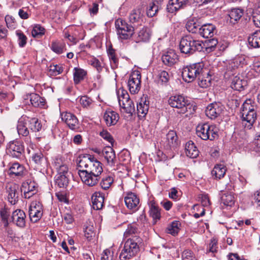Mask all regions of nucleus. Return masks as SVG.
Listing matches in <instances>:
<instances>
[{
    "mask_svg": "<svg viewBox=\"0 0 260 260\" xmlns=\"http://www.w3.org/2000/svg\"><path fill=\"white\" fill-rule=\"evenodd\" d=\"M78 167L83 169L78 171V174L83 183L89 186L98 183L103 171L102 164L100 161L93 156L86 154L79 160Z\"/></svg>",
    "mask_w": 260,
    "mask_h": 260,
    "instance_id": "f257e3e1",
    "label": "nucleus"
},
{
    "mask_svg": "<svg viewBox=\"0 0 260 260\" xmlns=\"http://www.w3.org/2000/svg\"><path fill=\"white\" fill-rule=\"evenodd\" d=\"M204 44L202 41L196 39L190 35L183 36L179 44V49L182 53L190 55L196 52L203 50Z\"/></svg>",
    "mask_w": 260,
    "mask_h": 260,
    "instance_id": "f03ea898",
    "label": "nucleus"
},
{
    "mask_svg": "<svg viewBox=\"0 0 260 260\" xmlns=\"http://www.w3.org/2000/svg\"><path fill=\"white\" fill-rule=\"evenodd\" d=\"M256 109L257 105L255 102L250 99L245 100L242 106L241 114L242 120L248 123L247 125L245 124V126L249 129L251 128L257 119Z\"/></svg>",
    "mask_w": 260,
    "mask_h": 260,
    "instance_id": "7ed1b4c3",
    "label": "nucleus"
},
{
    "mask_svg": "<svg viewBox=\"0 0 260 260\" xmlns=\"http://www.w3.org/2000/svg\"><path fill=\"white\" fill-rule=\"evenodd\" d=\"M142 242V239L137 236L129 238L124 243L119 258L121 260H129L135 256L139 251V245Z\"/></svg>",
    "mask_w": 260,
    "mask_h": 260,
    "instance_id": "20e7f679",
    "label": "nucleus"
},
{
    "mask_svg": "<svg viewBox=\"0 0 260 260\" xmlns=\"http://www.w3.org/2000/svg\"><path fill=\"white\" fill-rule=\"evenodd\" d=\"M202 74H208V70L204 68L203 62H200L184 67L182 69V76L185 82L189 83L194 81L196 78H199Z\"/></svg>",
    "mask_w": 260,
    "mask_h": 260,
    "instance_id": "39448f33",
    "label": "nucleus"
},
{
    "mask_svg": "<svg viewBox=\"0 0 260 260\" xmlns=\"http://www.w3.org/2000/svg\"><path fill=\"white\" fill-rule=\"evenodd\" d=\"M168 103L171 107L175 108L176 112L179 114H184L186 112L190 114L194 111V107L187 103L185 98L180 95L171 96L168 100Z\"/></svg>",
    "mask_w": 260,
    "mask_h": 260,
    "instance_id": "423d86ee",
    "label": "nucleus"
},
{
    "mask_svg": "<svg viewBox=\"0 0 260 260\" xmlns=\"http://www.w3.org/2000/svg\"><path fill=\"white\" fill-rule=\"evenodd\" d=\"M117 35L121 40L130 39L134 34V26L129 25L122 18H118L115 21Z\"/></svg>",
    "mask_w": 260,
    "mask_h": 260,
    "instance_id": "0eeeda50",
    "label": "nucleus"
},
{
    "mask_svg": "<svg viewBox=\"0 0 260 260\" xmlns=\"http://www.w3.org/2000/svg\"><path fill=\"white\" fill-rule=\"evenodd\" d=\"M196 133L203 140L212 141L218 137L215 126L207 123L198 124L196 127Z\"/></svg>",
    "mask_w": 260,
    "mask_h": 260,
    "instance_id": "6e6552de",
    "label": "nucleus"
},
{
    "mask_svg": "<svg viewBox=\"0 0 260 260\" xmlns=\"http://www.w3.org/2000/svg\"><path fill=\"white\" fill-rule=\"evenodd\" d=\"M7 152L12 157L21 158L24 152L23 142L19 140L10 142L7 146Z\"/></svg>",
    "mask_w": 260,
    "mask_h": 260,
    "instance_id": "1a4fd4ad",
    "label": "nucleus"
},
{
    "mask_svg": "<svg viewBox=\"0 0 260 260\" xmlns=\"http://www.w3.org/2000/svg\"><path fill=\"white\" fill-rule=\"evenodd\" d=\"M141 75L139 71H135L131 73L127 85L132 94L137 93L140 91L141 87Z\"/></svg>",
    "mask_w": 260,
    "mask_h": 260,
    "instance_id": "9d476101",
    "label": "nucleus"
},
{
    "mask_svg": "<svg viewBox=\"0 0 260 260\" xmlns=\"http://www.w3.org/2000/svg\"><path fill=\"white\" fill-rule=\"evenodd\" d=\"M6 191L7 199L11 205L16 204L19 200V185L14 182L6 184Z\"/></svg>",
    "mask_w": 260,
    "mask_h": 260,
    "instance_id": "9b49d317",
    "label": "nucleus"
},
{
    "mask_svg": "<svg viewBox=\"0 0 260 260\" xmlns=\"http://www.w3.org/2000/svg\"><path fill=\"white\" fill-rule=\"evenodd\" d=\"M43 206L42 204L37 201L31 203L29 208V216L32 222H37L42 217Z\"/></svg>",
    "mask_w": 260,
    "mask_h": 260,
    "instance_id": "f8f14e48",
    "label": "nucleus"
},
{
    "mask_svg": "<svg viewBox=\"0 0 260 260\" xmlns=\"http://www.w3.org/2000/svg\"><path fill=\"white\" fill-rule=\"evenodd\" d=\"M162 145L166 149H175L179 144L178 138L176 131L170 130L162 140Z\"/></svg>",
    "mask_w": 260,
    "mask_h": 260,
    "instance_id": "ddd939ff",
    "label": "nucleus"
},
{
    "mask_svg": "<svg viewBox=\"0 0 260 260\" xmlns=\"http://www.w3.org/2000/svg\"><path fill=\"white\" fill-rule=\"evenodd\" d=\"M194 3V0H169L167 9L170 13H176Z\"/></svg>",
    "mask_w": 260,
    "mask_h": 260,
    "instance_id": "4468645a",
    "label": "nucleus"
},
{
    "mask_svg": "<svg viewBox=\"0 0 260 260\" xmlns=\"http://www.w3.org/2000/svg\"><path fill=\"white\" fill-rule=\"evenodd\" d=\"M37 183L34 181L28 179L22 183L21 190L24 193V198L29 199L37 193Z\"/></svg>",
    "mask_w": 260,
    "mask_h": 260,
    "instance_id": "2eb2a0df",
    "label": "nucleus"
},
{
    "mask_svg": "<svg viewBox=\"0 0 260 260\" xmlns=\"http://www.w3.org/2000/svg\"><path fill=\"white\" fill-rule=\"evenodd\" d=\"M124 202L126 206L129 210L135 211L138 209L140 199L135 193L127 192L124 198Z\"/></svg>",
    "mask_w": 260,
    "mask_h": 260,
    "instance_id": "dca6fc26",
    "label": "nucleus"
},
{
    "mask_svg": "<svg viewBox=\"0 0 260 260\" xmlns=\"http://www.w3.org/2000/svg\"><path fill=\"white\" fill-rule=\"evenodd\" d=\"M11 220L12 222L19 228H23L26 225V215L22 210L17 209L13 212Z\"/></svg>",
    "mask_w": 260,
    "mask_h": 260,
    "instance_id": "f3484780",
    "label": "nucleus"
},
{
    "mask_svg": "<svg viewBox=\"0 0 260 260\" xmlns=\"http://www.w3.org/2000/svg\"><path fill=\"white\" fill-rule=\"evenodd\" d=\"M62 119L72 130L77 131L79 128V123L76 116L70 112H66L61 114Z\"/></svg>",
    "mask_w": 260,
    "mask_h": 260,
    "instance_id": "a211bd4d",
    "label": "nucleus"
},
{
    "mask_svg": "<svg viewBox=\"0 0 260 260\" xmlns=\"http://www.w3.org/2000/svg\"><path fill=\"white\" fill-rule=\"evenodd\" d=\"M111 146H107L102 150V155L107 161V165L112 167L115 166L117 162L116 155L114 150Z\"/></svg>",
    "mask_w": 260,
    "mask_h": 260,
    "instance_id": "6ab92c4d",
    "label": "nucleus"
},
{
    "mask_svg": "<svg viewBox=\"0 0 260 260\" xmlns=\"http://www.w3.org/2000/svg\"><path fill=\"white\" fill-rule=\"evenodd\" d=\"M222 111V108L220 104L213 103L206 107L205 113L207 117L214 119L221 113Z\"/></svg>",
    "mask_w": 260,
    "mask_h": 260,
    "instance_id": "aec40b11",
    "label": "nucleus"
},
{
    "mask_svg": "<svg viewBox=\"0 0 260 260\" xmlns=\"http://www.w3.org/2000/svg\"><path fill=\"white\" fill-rule=\"evenodd\" d=\"M25 100H29L31 105L35 108H44L46 106V100L39 94L31 93L27 94Z\"/></svg>",
    "mask_w": 260,
    "mask_h": 260,
    "instance_id": "412c9836",
    "label": "nucleus"
},
{
    "mask_svg": "<svg viewBox=\"0 0 260 260\" xmlns=\"http://www.w3.org/2000/svg\"><path fill=\"white\" fill-rule=\"evenodd\" d=\"M103 118L106 124L108 126H110L114 125L117 123L119 116V114L115 111L108 109L105 112Z\"/></svg>",
    "mask_w": 260,
    "mask_h": 260,
    "instance_id": "4be33fe9",
    "label": "nucleus"
},
{
    "mask_svg": "<svg viewBox=\"0 0 260 260\" xmlns=\"http://www.w3.org/2000/svg\"><path fill=\"white\" fill-rule=\"evenodd\" d=\"M178 60V56L174 50H170L163 54L161 60L166 66L171 67L175 64Z\"/></svg>",
    "mask_w": 260,
    "mask_h": 260,
    "instance_id": "5701e85b",
    "label": "nucleus"
},
{
    "mask_svg": "<svg viewBox=\"0 0 260 260\" xmlns=\"http://www.w3.org/2000/svg\"><path fill=\"white\" fill-rule=\"evenodd\" d=\"M216 32L215 26L212 24L208 23L201 25L199 34L203 38H209L213 37Z\"/></svg>",
    "mask_w": 260,
    "mask_h": 260,
    "instance_id": "b1692460",
    "label": "nucleus"
},
{
    "mask_svg": "<svg viewBox=\"0 0 260 260\" xmlns=\"http://www.w3.org/2000/svg\"><path fill=\"white\" fill-rule=\"evenodd\" d=\"M144 226L142 222H133L128 225L127 228L124 233V238H128L131 236L132 238L134 237L133 235L138 234L140 233L142 227Z\"/></svg>",
    "mask_w": 260,
    "mask_h": 260,
    "instance_id": "393cba45",
    "label": "nucleus"
},
{
    "mask_svg": "<svg viewBox=\"0 0 260 260\" xmlns=\"http://www.w3.org/2000/svg\"><path fill=\"white\" fill-rule=\"evenodd\" d=\"M143 15L140 9H134L129 15V22L133 24V26L141 25L143 22Z\"/></svg>",
    "mask_w": 260,
    "mask_h": 260,
    "instance_id": "a878e982",
    "label": "nucleus"
},
{
    "mask_svg": "<svg viewBox=\"0 0 260 260\" xmlns=\"http://www.w3.org/2000/svg\"><path fill=\"white\" fill-rule=\"evenodd\" d=\"M52 165L57 172L67 173L68 167L63 158L60 156L55 157L52 162Z\"/></svg>",
    "mask_w": 260,
    "mask_h": 260,
    "instance_id": "bb28decb",
    "label": "nucleus"
},
{
    "mask_svg": "<svg viewBox=\"0 0 260 260\" xmlns=\"http://www.w3.org/2000/svg\"><path fill=\"white\" fill-rule=\"evenodd\" d=\"M147 99V96L143 95L137 104V111L139 116H145L148 112L149 109V101Z\"/></svg>",
    "mask_w": 260,
    "mask_h": 260,
    "instance_id": "cd10ccee",
    "label": "nucleus"
},
{
    "mask_svg": "<svg viewBox=\"0 0 260 260\" xmlns=\"http://www.w3.org/2000/svg\"><path fill=\"white\" fill-rule=\"evenodd\" d=\"M104 196L99 192L93 193L91 197L93 208L95 210H101L104 204Z\"/></svg>",
    "mask_w": 260,
    "mask_h": 260,
    "instance_id": "c85d7f7f",
    "label": "nucleus"
},
{
    "mask_svg": "<svg viewBox=\"0 0 260 260\" xmlns=\"http://www.w3.org/2000/svg\"><path fill=\"white\" fill-rule=\"evenodd\" d=\"M243 15V11L240 9H233L229 12L228 20L232 24H235Z\"/></svg>",
    "mask_w": 260,
    "mask_h": 260,
    "instance_id": "c756f323",
    "label": "nucleus"
},
{
    "mask_svg": "<svg viewBox=\"0 0 260 260\" xmlns=\"http://www.w3.org/2000/svg\"><path fill=\"white\" fill-rule=\"evenodd\" d=\"M185 151L186 155L188 157L192 158H196L199 155V151L197 147L191 141H189L186 143Z\"/></svg>",
    "mask_w": 260,
    "mask_h": 260,
    "instance_id": "7c9ffc66",
    "label": "nucleus"
},
{
    "mask_svg": "<svg viewBox=\"0 0 260 260\" xmlns=\"http://www.w3.org/2000/svg\"><path fill=\"white\" fill-rule=\"evenodd\" d=\"M201 24L199 20L196 18H193L189 20L186 24V28L187 30L191 33H199V29L201 27Z\"/></svg>",
    "mask_w": 260,
    "mask_h": 260,
    "instance_id": "2f4dec72",
    "label": "nucleus"
},
{
    "mask_svg": "<svg viewBox=\"0 0 260 260\" xmlns=\"http://www.w3.org/2000/svg\"><path fill=\"white\" fill-rule=\"evenodd\" d=\"M32 160L39 167L45 168L47 165V160L46 157L43 155L42 152L39 151L35 152L32 155Z\"/></svg>",
    "mask_w": 260,
    "mask_h": 260,
    "instance_id": "473e14b6",
    "label": "nucleus"
},
{
    "mask_svg": "<svg viewBox=\"0 0 260 260\" xmlns=\"http://www.w3.org/2000/svg\"><path fill=\"white\" fill-rule=\"evenodd\" d=\"M69 172L67 173H62L61 172H57V175L55 177V183L57 186L59 187L64 188L66 187L69 183Z\"/></svg>",
    "mask_w": 260,
    "mask_h": 260,
    "instance_id": "72a5a7b5",
    "label": "nucleus"
},
{
    "mask_svg": "<svg viewBox=\"0 0 260 260\" xmlns=\"http://www.w3.org/2000/svg\"><path fill=\"white\" fill-rule=\"evenodd\" d=\"M161 9V2L160 0H154L149 4L147 10V15L148 17H153L159 9Z\"/></svg>",
    "mask_w": 260,
    "mask_h": 260,
    "instance_id": "f704fd0d",
    "label": "nucleus"
},
{
    "mask_svg": "<svg viewBox=\"0 0 260 260\" xmlns=\"http://www.w3.org/2000/svg\"><path fill=\"white\" fill-rule=\"evenodd\" d=\"M149 207L150 215L153 218L154 223H156V222L160 218V209L153 201L150 202Z\"/></svg>",
    "mask_w": 260,
    "mask_h": 260,
    "instance_id": "c9c22d12",
    "label": "nucleus"
},
{
    "mask_svg": "<svg viewBox=\"0 0 260 260\" xmlns=\"http://www.w3.org/2000/svg\"><path fill=\"white\" fill-rule=\"evenodd\" d=\"M87 75V72L80 68H74L73 72V79L75 84H79L83 81Z\"/></svg>",
    "mask_w": 260,
    "mask_h": 260,
    "instance_id": "e433bc0d",
    "label": "nucleus"
},
{
    "mask_svg": "<svg viewBox=\"0 0 260 260\" xmlns=\"http://www.w3.org/2000/svg\"><path fill=\"white\" fill-rule=\"evenodd\" d=\"M107 54L113 68H117L118 65V58L116 54V50L110 44L107 48Z\"/></svg>",
    "mask_w": 260,
    "mask_h": 260,
    "instance_id": "4c0bfd02",
    "label": "nucleus"
},
{
    "mask_svg": "<svg viewBox=\"0 0 260 260\" xmlns=\"http://www.w3.org/2000/svg\"><path fill=\"white\" fill-rule=\"evenodd\" d=\"M226 171V167L223 165H216L211 171V174L214 178L220 179L224 176Z\"/></svg>",
    "mask_w": 260,
    "mask_h": 260,
    "instance_id": "58836bf2",
    "label": "nucleus"
},
{
    "mask_svg": "<svg viewBox=\"0 0 260 260\" xmlns=\"http://www.w3.org/2000/svg\"><path fill=\"white\" fill-rule=\"evenodd\" d=\"M25 169L23 166L18 162L12 164L9 169V174L14 175L15 176L22 177L24 175Z\"/></svg>",
    "mask_w": 260,
    "mask_h": 260,
    "instance_id": "ea45409f",
    "label": "nucleus"
},
{
    "mask_svg": "<svg viewBox=\"0 0 260 260\" xmlns=\"http://www.w3.org/2000/svg\"><path fill=\"white\" fill-rule=\"evenodd\" d=\"M244 59L242 57L237 56L234 59H231L227 66V72L226 73L231 71V72H234L236 69H237L241 63H243ZM230 75V73H229Z\"/></svg>",
    "mask_w": 260,
    "mask_h": 260,
    "instance_id": "a19ab883",
    "label": "nucleus"
},
{
    "mask_svg": "<svg viewBox=\"0 0 260 260\" xmlns=\"http://www.w3.org/2000/svg\"><path fill=\"white\" fill-rule=\"evenodd\" d=\"M28 124L25 119H20L18 120L17 129L19 135L27 137L29 135Z\"/></svg>",
    "mask_w": 260,
    "mask_h": 260,
    "instance_id": "79ce46f5",
    "label": "nucleus"
},
{
    "mask_svg": "<svg viewBox=\"0 0 260 260\" xmlns=\"http://www.w3.org/2000/svg\"><path fill=\"white\" fill-rule=\"evenodd\" d=\"M249 44L254 48L260 47V30L252 33L248 39Z\"/></svg>",
    "mask_w": 260,
    "mask_h": 260,
    "instance_id": "37998d69",
    "label": "nucleus"
},
{
    "mask_svg": "<svg viewBox=\"0 0 260 260\" xmlns=\"http://www.w3.org/2000/svg\"><path fill=\"white\" fill-rule=\"evenodd\" d=\"M28 124V127L33 132H39L42 128V124L38 118L27 117L25 119Z\"/></svg>",
    "mask_w": 260,
    "mask_h": 260,
    "instance_id": "c03bdc74",
    "label": "nucleus"
},
{
    "mask_svg": "<svg viewBox=\"0 0 260 260\" xmlns=\"http://www.w3.org/2000/svg\"><path fill=\"white\" fill-rule=\"evenodd\" d=\"M246 85V82L239 77L235 76L232 80L231 87L236 90L240 91L243 89L244 87Z\"/></svg>",
    "mask_w": 260,
    "mask_h": 260,
    "instance_id": "a18cd8bd",
    "label": "nucleus"
},
{
    "mask_svg": "<svg viewBox=\"0 0 260 260\" xmlns=\"http://www.w3.org/2000/svg\"><path fill=\"white\" fill-rule=\"evenodd\" d=\"M199 80V85L204 88L209 87L211 84V77L209 75V72L208 74L205 75V74H202L198 78Z\"/></svg>",
    "mask_w": 260,
    "mask_h": 260,
    "instance_id": "49530a36",
    "label": "nucleus"
},
{
    "mask_svg": "<svg viewBox=\"0 0 260 260\" xmlns=\"http://www.w3.org/2000/svg\"><path fill=\"white\" fill-rule=\"evenodd\" d=\"M151 37V31L148 27H143L138 33V42L148 41Z\"/></svg>",
    "mask_w": 260,
    "mask_h": 260,
    "instance_id": "de8ad7c7",
    "label": "nucleus"
},
{
    "mask_svg": "<svg viewBox=\"0 0 260 260\" xmlns=\"http://www.w3.org/2000/svg\"><path fill=\"white\" fill-rule=\"evenodd\" d=\"M51 49L57 54H61L66 50V44L61 41H53L51 43Z\"/></svg>",
    "mask_w": 260,
    "mask_h": 260,
    "instance_id": "09e8293b",
    "label": "nucleus"
},
{
    "mask_svg": "<svg viewBox=\"0 0 260 260\" xmlns=\"http://www.w3.org/2000/svg\"><path fill=\"white\" fill-rule=\"evenodd\" d=\"M84 235L87 240L89 241H91L95 236L94 226L87 222L84 228Z\"/></svg>",
    "mask_w": 260,
    "mask_h": 260,
    "instance_id": "8fccbe9b",
    "label": "nucleus"
},
{
    "mask_svg": "<svg viewBox=\"0 0 260 260\" xmlns=\"http://www.w3.org/2000/svg\"><path fill=\"white\" fill-rule=\"evenodd\" d=\"M221 202L226 206H232L235 203V197L232 192H226L221 198Z\"/></svg>",
    "mask_w": 260,
    "mask_h": 260,
    "instance_id": "3c124183",
    "label": "nucleus"
},
{
    "mask_svg": "<svg viewBox=\"0 0 260 260\" xmlns=\"http://www.w3.org/2000/svg\"><path fill=\"white\" fill-rule=\"evenodd\" d=\"M114 182V178L113 175H107L103 178L101 182L100 185L101 187L104 190H107L111 186Z\"/></svg>",
    "mask_w": 260,
    "mask_h": 260,
    "instance_id": "603ef678",
    "label": "nucleus"
},
{
    "mask_svg": "<svg viewBox=\"0 0 260 260\" xmlns=\"http://www.w3.org/2000/svg\"><path fill=\"white\" fill-rule=\"evenodd\" d=\"M180 225L181 223L178 221H173L171 224L168 225L167 228V233L172 235H177L179 231Z\"/></svg>",
    "mask_w": 260,
    "mask_h": 260,
    "instance_id": "864d4df0",
    "label": "nucleus"
},
{
    "mask_svg": "<svg viewBox=\"0 0 260 260\" xmlns=\"http://www.w3.org/2000/svg\"><path fill=\"white\" fill-rule=\"evenodd\" d=\"M118 95V102L120 106H121L125 102L130 99L129 95L127 92L123 89H119L117 91Z\"/></svg>",
    "mask_w": 260,
    "mask_h": 260,
    "instance_id": "5fc2aeb1",
    "label": "nucleus"
},
{
    "mask_svg": "<svg viewBox=\"0 0 260 260\" xmlns=\"http://www.w3.org/2000/svg\"><path fill=\"white\" fill-rule=\"evenodd\" d=\"M10 213L8 209L5 207L0 209V216L5 227H7L9 225L8 217Z\"/></svg>",
    "mask_w": 260,
    "mask_h": 260,
    "instance_id": "6e6d98bb",
    "label": "nucleus"
},
{
    "mask_svg": "<svg viewBox=\"0 0 260 260\" xmlns=\"http://www.w3.org/2000/svg\"><path fill=\"white\" fill-rule=\"evenodd\" d=\"M45 29L40 24L35 25L31 31L33 37L39 38L45 34Z\"/></svg>",
    "mask_w": 260,
    "mask_h": 260,
    "instance_id": "4d7b16f0",
    "label": "nucleus"
},
{
    "mask_svg": "<svg viewBox=\"0 0 260 260\" xmlns=\"http://www.w3.org/2000/svg\"><path fill=\"white\" fill-rule=\"evenodd\" d=\"M127 113L133 114L135 112V106L132 100L130 99L126 102H125L121 106Z\"/></svg>",
    "mask_w": 260,
    "mask_h": 260,
    "instance_id": "13d9d810",
    "label": "nucleus"
},
{
    "mask_svg": "<svg viewBox=\"0 0 260 260\" xmlns=\"http://www.w3.org/2000/svg\"><path fill=\"white\" fill-rule=\"evenodd\" d=\"M63 72V68L59 64H51L49 67V74L50 76H57Z\"/></svg>",
    "mask_w": 260,
    "mask_h": 260,
    "instance_id": "bf43d9fd",
    "label": "nucleus"
},
{
    "mask_svg": "<svg viewBox=\"0 0 260 260\" xmlns=\"http://www.w3.org/2000/svg\"><path fill=\"white\" fill-rule=\"evenodd\" d=\"M206 43L207 46L206 47V49L207 51H213L216 48H218L219 49H220L219 48L218 41L216 39L213 38L212 39H210L206 42Z\"/></svg>",
    "mask_w": 260,
    "mask_h": 260,
    "instance_id": "052dcab7",
    "label": "nucleus"
},
{
    "mask_svg": "<svg viewBox=\"0 0 260 260\" xmlns=\"http://www.w3.org/2000/svg\"><path fill=\"white\" fill-rule=\"evenodd\" d=\"M16 34L18 38V41L19 47H23L27 42L26 36L20 30H17Z\"/></svg>",
    "mask_w": 260,
    "mask_h": 260,
    "instance_id": "680f3d73",
    "label": "nucleus"
},
{
    "mask_svg": "<svg viewBox=\"0 0 260 260\" xmlns=\"http://www.w3.org/2000/svg\"><path fill=\"white\" fill-rule=\"evenodd\" d=\"M100 136L103 138L105 140L109 142L112 146H113V144L114 142V140L113 139V137L111 135L110 133H109L106 129H103L100 133Z\"/></svg>",
    "mask_w": 260,
    "mask_h": 260,
    "instance_id": "e2e57ef3",
    "label": "nucleus"
},
{
    "mask_svg": "<svg viewBox=\"0 0 260 260\" xmlns=\"http://www.w3.org/2000/svg\"><path fill=\"white\" fill-rule=\"evenodd\" d=\"M157 76L159 81L162 83H166L168 82L170 79V76L169 73L164 70H160L158 72Z\"/></svg>",
    "mask_w": 260,
    "mask_h": 260,
    "instance_id": "0e129e2a",
    "label": "nucleus"
},
{
    "mask_svg": "<svg viewBox=\"0 0 260 260\" xmlns=\"http://www.w3.org/2000/svg\"><path fill=\"white\" fill-rule=\"evenodd\" d=\"M92 102V99L86 95L81 96L80 99V103L84 108L90 107Z\"/></svg>",
    "mask_w": 260,
    "mask_h": 260,
    "instance_id": "69168bd1",
    "label": "nucleus"
},
{
    "mask_svg": "<svg viewBox=\"0 0 260 260\" xmlns=\"http://www.w3.org/2000/svg\"><path fill=\"white\" fill-rule=\"evenodd\" d=\"M5 19L8 28L10 29H14L15 28L16 21L12 16L7 15L6 16Z\"/></svg>",
    "mask_w": 260,
    "mask_h": 260,
    "instance_id": "338daca9",
    "label": "nucleus"
},
{
    "mask_svg": "<svg viewBox=\"0 0 260 260\" xmlns=\"http://www.w3.org/2000/svg\"><path fill=\"white\" fill-rule=\"evenodd\" d=\"M252 17L254 25L260 27V8L253 12Z\"/></svg>",
    "mask_w": 260,
    "mask_h": 260,
    "instance_id": "774afa93",
    "label": "nucleus"
}]
</instances>
